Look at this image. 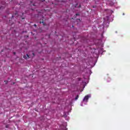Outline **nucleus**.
I'll return each mask as SVG.
<instances>
[{
	"instance_id": "nucleus-6",
	"label": "nucleus",
	"mask_w": 130,
	"mask_h": 130,
	"mask_svg": "<svg viewBox=\"0 0 130 130\" xmlns=\"http://www.w3.org/2000/svg\"><path fill=\"white\" fill-rule=\"evenodd\" d=\"M107 20H108V17H107Z\"/></svg>"
},
{
	"instance_id": "nucleus-3",
	"label": "nucleus",
	"mask_w": 130,
	"mask_h": 130,
	"mask_svg": "<svg viewBox=\"0 0 130 130\" xmlns=\"http://www.w3.org/2000/svg\"><path fill=\"white\" fill-rule=\"evenodd\" d=\"M78 98H79V95H77V96L75 98V100H78Z\"/></svg>"
},
{
	"instance_id": "nucleus-4",
	"label": "nucleus",
	"mask_w": 130,
	"mask_h": 130,
	"mask_svg": "<svg viewBox=\"0 0 130 130\" xmlns=\"http://www.w3.org/2000/svg\"><path fill=\"white\" fill-rule=\"evenodd\" d=\"M35 27H37V25L36 24H34Z\"/></svg>"
},
{
	"instance_id": "nucleus-1",
	"label": "nucleus",
	"mask_w": 130,
	"mask_h": 130,
	"mask_svg": "<svg viewBox=\"0 0 130 130\" xmlns=\"http://www.w3.org/2000/svg\"><path fill=\"white\" fill-rule=\"evenodd\" d=\"M90 97H91L90 94H88L85 96L83 99V101L81 104V106H83V103H84V102H85L86 103H87V102H88V100H89V98H90Z\"/></svg>"
},
{
	"instance_id": "nucleus-2",
	"label": "nucleus",
	"mask_w": 130,
	"mask_h": 130,
	"mask_svg": "<svg viewBox=\"0 0 130 130\" xmlns=\"http://www.w3.org/2000/svg\"><path fill=\"white\" fill-rule=\"evenodd\" d=\"M23 58H25V59H27V58H29V55H28V54H27L26 56H24Z\"/></svg>"
},
{
	"instance_id": "nucleus-5",
	"label": "nucleus",
	"mask_w": 130,
	"mask_h": 130,
	"mask_svg": "<svg viewBox=\"0 0 130 130\" xmlns=\"http://www.w3.org/2000/svg\"><path fill=\"white\" fill-rule=\"evenodd\" d=\"M42 23L43 24H44V22H43V21H42Z\"/></svg>"
}]
</instances>
